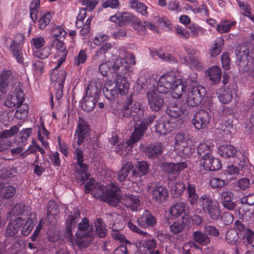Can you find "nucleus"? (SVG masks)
<instances>
[{"label":"nucleus","mask_w":254,"mask_h":254,"mask_svg":"<svg viewBox=\"0 0 254 254\" xmlns=\"http://www.w3.org/2000/svg\"><path fill=\"white\" fill-rule=\"evenodd\" d=\"M146 129L147 125L144 122H141L140 124H136L134 126V131L130 137L126 141L128 147H132L135 143L141 139L143 136Z\"/></svg>","instance_id":"f3484780"},{"label":"nucleus","mask_w":254,"mask_h":254,"mask_svg":"<svg viewBox=\"0 0 254 254\" xmlns=\"http://www.w3.org/2000/svg\"><path fill=\"white\" fill-rule=\"evenodd\" d=\"M234 198V193L230 191H224L220 194L221 203L225 208L230 211L233 210L236 206Z\"/></svg>","instance_id":"aec40b11"},{"label":"nucleus","mask_w":254,"mask_h":254,"mask_svg":"<svg viewBox=\"0 0 254 254\" xmlns=\"http://www.w3.org/2000/svg\"><path fill=\"white\" fill-rule=\"evenodd\" d=\"M220 129L226 134L232 133L235 131L232 121L229 119L222 122L220 126Z\"/></svg>","instance_id":"603ef678"},{"label":"nucleus","mask_w":254,"mask_h":254,"mask_svg":"<svg viewBox=\"0 0 254 254\" xmlns=\"http://www.w3.org/2000/svg\"><path fill=\"white\" fill-rule=\"evenodd\" d=\"M10 153L12 156L16 158L20 157L23 158L28 155V153L24 151V148L21 146L11 149Z\"/></svg>","instance_id":"69168bd1"},{"label":"nucleus","mask_w":254,"mask_h":254,"mask_svg":"<svg viewBox=\"0 0 254 254\" xmlns=\"http://www.w3.org/2000/svg\"><path fill=\"white\" fill-rule=\"evenodd\" d=\"M18 131V128L15 126L11 127L9 129L0 131V139L10 137L16 133Z\"/></svg>","instance_id":"338daca9"},{"label":"nucleus","mask_w":254,"mask_h":254,"mask_svg":"<svg viewBox=\"0 0 254 254\" xmlns=\"http://www.w3.org/2000/svg\"><path fill=\"white\" fill-rule=\"evenodd\" d=\"M205 88L200 85H196L188 88L186 102L191 107L198 106L205 95Z\"/></svg>","instance_id":"f8f14e48"},{"label":"nucleus","mask_w":254,"mask_h":254,"mask_svg":"<svg viewBox=\"0 0 254 254\" xmlns=\"http://www.w3.org/2000/svg\"><path fill=\"white\" fill-rule=\"evenodd\" d=\"M152 54L153 57L155 58L156 56H157L159 59L165 62L170 63H177L178 62L177 59L175 57L162 51H155Z\"/></svg>","instance_id":"79ce46f5"},{"label":"nucleus","mask_w":254,"mask_h":254,"mask_svg":"<svg viewBox=\"0 0 254 254\" xmlns=\"http://www.w3.org/2000/svg\"><path fill=\"white\" fill-rule=\"evenodd\" d=\"M158 93L154 88L149 90L147 93L148 105L150 108L154 111H159L164 103L162 96Z\"/></svg>","instance_id":"ddd939ff"},{"label":"nucleus","mask_w":254,"mask_h":254,"mask_svg":"<svg viewBox=\"0 0 254 254\" xmlns=\"http://www.w3.org/2000/svg\"><path fill=\"white\" fill-rule=\"evenodd\" d=\"M94 179H90L85 186V191L89 193L92 190L94 196L97 198L108 202L110 205L115 206L120 199L119 188L113 183L105 186L101 183L95 184Z\"/></svg>","instance_id":"f03ea898"},{"label":"nucleus","mask_w":254,"mask_h":254,"mask_svg":"<svg viewBox=\"0 0 254 254\" xmlns=\"http://www.w3.org/2000/svg\"><path fill=\"white\" fill-rule=\"evenodd\" d=\"M188 167L186 162H182L178 163H168L164 165V170L169 174V177H171V175H174L172 178L176 177L180 172L183 170Z\"/></svg>","instance_id":"a878e982"},{"label":"nucleus","mask_w":254,"mask_h":254,"mask_svg":"<svg viewBox=\"0 0 254 254\" xmlns=\"http://www.w3.org/2000/svg\"><path fill=\"white\" fill-rule=\"evenodd\" d=\"M123 116L131 118L134 121L141 120L143 117V109L138 101L133 102L131 97L127 99L122 109Z\"/></svg>","instance_id":"39448f33"},{"label":"nucleus","mask_w":254,"mask_h":254,"mask_svg":"<svg viewBox=\"0 0 254 254\" xmlns=\"http://www.w3.org/2000/svg\"><path fill=\"white\" fill-rule=\"evenodd\" d=\"M24 41V36L22 34H16L14 39L12 40V43L10 45L9 50L17 63L27 66L29 64L27 62L24 63L23 51L22 49Z\"/></svg>","instance_id":"1a4fd4ad"},{"label":"nucleus","mask_w":254,"mask_h":254,"mask_svg":"<svg viewBox=\"0 0 254 254\" xmlns=\"http://www.w3.org/2000/svg\"><path fill=\"white\" fill-rule=\"evenodd\" d=\"M188 199L191 206H193L198 201V195L196 192V188L194 184L188 183L187 186Z\"/></svg>","instance_id":"c9c22d12"},{"label":"nucleus","mask_w":254,"mask_h":254,"mask_svg":"<svg viewBox=\"0 0 254 254\" xmlns=\"http://www.w3.org/2000/svg\"><path fill=\"white\" fill-rule=\"evenodd\" d=\"M188 28L190 31V36L191 35L192 38H196L205 34V30L196 24H191Z\"/></svg>","instance_id":"3c124183"},{"label":"nucleus","mask_w":254,"mask_h":254,"mask_svg":"<svg viewBox=\"0 0 254 254\" xmlns=\"http://www.w3.org/2000/svg\"><path fill=\"white\" fill-rule=\"evenodd\" d=\"M12 79V72L10 70L4 71L0 77V99L7 92L8 84Z\"/></svg>","instance_id":"bb28decb"},{"label":"nucleus","mask_w":254,"mask_h":254,"mask_svg":"<svg viewBox=\"0 0 254 254\" xmlns=\"http://www.w3.org/2000/svg\"><path fill=\"white\" fill-rule=\"evenodd\" d=\"M133 165L131 162H127L126 163L118 173V178L120 182L125 181Z\"/></svg>","instance_id":"37998d69"},{"label":"nucleus","mask_w":254,"mask_h":254,"mask_svg":"<svg viewBox=\"0 0 254 254\" xmlns=\"http://www.w3.org/2000/svg\"><path fill=\"white\" fill-rule=\"evenodd\" d=\"M26 208L25 205L23 203L20 202L13 207L9 213L12 215H19L23 214Z\"/></svg>","instance_id":"bf43d9fd"},{"label":"nucleus","mask_w":254,"mask_h":254,"mask_svg":"<svg viewBox=\"0 0 254 254\" xmlns=\"http://www.w3.org/2000/svg\"><path fill=\"white\" fill-rule=\"evenodd\" d=\"M51 54V48L50 47H45L40 50L33 51V55L34 57H36L41 59H45L48 57Z\"/></svg>","instance_id":"6e6d98bb"},{"label":"nucleus","mask_w":254,"mask_h":254,"mask_svg":"<svg viewBox=\"0 0 254 254\" xmlns=\"http://www.w3.org/2000/svg\"><path fill=\"white\" fill-rule=\"evenodd\" d=\"M15 113V117L19 120H22L26 118L29 111V107L26 104H22L18 107Z\"/></svg>","instance_id":"49530a36"},{"label":"nucleus","mask_w":254,"mask_h":254,"mask_svg":"<svg viewBox=\"0 0 254 254\" xmlns=\"http://www.w3.org/2000/svg\"><path fill=\"white\" fill-rule=\"evenodd\" d=\"M30 43L33 50L34 48L38 50L44 46L46 44V41L43 37L39 36L32 38Z\"/></svg>","instance_id":"4d7b16f0"},{"label":"nucleus","mask_w":254,"mask_h":254,"mask_svg":"<svg viewBox=\"0 0 254 254\" xmlns=\"http://www.w3.org/2000/svg\"><path fill=\"white\" fill-rule=\"evenodd\" d=\"M224 40L222 38H217L214 41L213 46L209 49L210 56L215 58L218 56L222 51Z\"/></svg>","instance_id":"4c0bfd02"},{"label":"nucleus","mask_w":254,"mask_h":254,"mask_svg":"<svg viewBox=\"0 0 254 254\" xmlns=\"http://www.w3.org/2000/svg\"><path fill=\"white\" fill-rule=\"evenodd\" d=\"M115 61L114 62L108 61L105 62H103L99 66V70L102 75L106 76L108 73L110 71L111 67L113 69V65Z\"/></svg>","instance_id":"5fc2aeb1"},{"label":"nucleus","mask_w":254,"mask_h":254,"mask_svg":"<svg viewBox=\"0 0 254 254\" xmlns=\"http://www.w3.org/2000/svg\"><path fill=\"white\" fill-rule=\"evenodd\" d=\"M178 74V71L171 70L161 76L157 83V92L161 94L169 92L177 79Z\"/></svg>","instance_id":"6e6552de"},{"label":"nucleus","mask_w":254,"mask_h":254,"mask_svg":"<svg viewBox=\"0 0 254 254\" xmlns=\"http://www.w3.org/2000/svg\"><path fill=\"white\" fill-rule=\"evenodd\" d=\"M238 238V233L234 229L228 230L226 234V240L228 243L234 244L237 242Z\"/></svg>","instance_id":"680f3d73"},{"label":"nucleus","mask_w":254,"mask_h":254,"mask_svg":"<svg viewBox=\"0 0 254 254\" xmlns=\"http://www.w3.org/2000/svg\"><path fill=\"white\" fill-rule=\"evenodd\" d=\"M113 70L116 73L114 82L107 81L103 88V93L109 100L116 98L119 94H127L129 88V83L127 78L131 70L126 60L123 57L117 58L114 64Z\"/></svg>","instance_id":"f257e3e1"},{"label":"nucleus","mask_w":254,"mask_h":254,"mask_svg":"<svg viewBox=\"0 0 254 254\" xmlns=\"http://www.w3.org/2000/svg\"><path fill=\"white\" fill-rule=\"evenodd\" d=\"M163 150L161 143L150 144L145 149V153L149 158H156L160 155Z\"/></svg>","instance_id":"473e14b6"},{"label":"nucleus","mask_w":254,"mask_h":254,"mask_svg":"<svg viewBox=\"0 0 254 254\" xmlns=\"http://www.w3.org/2000/svg\"><path fill=\"white\" fill-rule=\"evenodd\" d=\"M49 241L55 243L60 240V229L57 226H52L47 233Z\"/></svg>","instance_id":"c03bdc74"},{"label":"nucleus","mask_w":254,"mask_h":254,"mask_svg":"<svg viewBox=\"0 0 254 254\" xmlns=\"http://www.w3.org/2000/svg\"><path fill=\"white\" fill-rule=\"evenodd\" d=\"M171 123L165 117H161L155 125L156 130L160 134H166L172 130Z\"/></svg>","instance_id":"c756f323"},{"label":"nucleus","mask_w":254,"mask_h":254,"mask_svg":"<svg viewBox=\"0 0 254 254\" xmlns=\"http://www.w3.org/2000/svg\"><path fill=\"white\" fill-rule=\"evenodd\" d=\"M226 185L225 180L219 178H213L209 181V185L213 189L221 188Z\"/></svg>","instance_id":"e2e57ef3"},{"label":"nucleus","mask_w":254,"mask_h":254,"mask_svg":"<svg viewBox=\"0 0 254 254\" xmlns=\"http://www.w3.org/2000/svg\"><path fill=\"white\" fill-rule=\"evenodd\" d=\"M136 168L140 175L143 176L148 173L149 165L145 161H139L136 165Z\"/></svg>","instance_id":"774afa93"},{"label":"nucleus","mask_w":254,"mask_h":254,"mask_svg":"<svg viewBox=\"0 0 254 254\" xmlns=\"http://www.w3.org/2000/svg\"><path fill=\"white\" fill-rule=\"evenodd\" d=\"M51 18L52 16L50 12H47L43 14L38 21L40 29H44L50 23Z\"/></svg>","instance_id":"13d9d810"},{"label":"nucleus","mask_w":254,"mask_h":254,"mask_svg":"<svg viewBox=\"0 0 254 254\" xmlns=\"http://www.w3.org/2000/svg\"><path fill=\"white\" fill-rule=\"evenodd\" d=\"M54 44L58 50L55 58L58 59V66H60L64 62L67 51L65 49L64 43L61 41L57 39L54 41Z\"/></svg>","instance_id":"cd10ccee"},{"label":"nucleus","mask_w":254,"mask_h":254,"mask_svg":"<svg viewBox=\"0 0 254 254\" xmlns=\"http://www.w3.org/2000/svg\"><path fill=\"white\" fill-rule=\"evenodd\" d=\"M24 100L23 92L19 89H16L6 98L4 105L8 108L18 107L23 104Z\"/></svg>","instance_id":"dca6fc26"},{"label":"nucleus","mask_w":254,"mask_h":254,"mask_svg":"<svg viewBox=\"0 0 254 254\" xmlns=\"http://www.w3.org/2000/svg\"><path fill=\"white\" fill-rule=\"evenodd\" d=\"M100 93V89L95 82H91L86 89L85 95L81 104L83 110L92 111L95 108V104L98 101Z\"/></svg>","instance_id":"20e7f679"},{"label":"nucleus","mask_w":254,"mask_h":254,"mask_svg":"<svg viewBox=\"0 0 254 254\" xmlns=\"http://www.w3.org/2000/svg\"><path fill=\"white\" fill-rule=\"evenodd\" d=\"M236 152V148L232 145H222L219 146L218 149L219 154L225 158L234 156Z\"/></svg>","instance_id":"ea45409f"},{"label":"nucleus","mask_w":254,"mask_h":254,"mask_svg":"<svg viewBox=\"0 0 254 254\" xmlns=\"http://www.w3.org/2000/svg\"><path fill=\"white\" fill-rule=\"evenodd\" d=\"M249 43H245L238 45L235 50V54L237 58L241 61H248L250 54Z\"/></svg>","instance_id":"7c9ffc66"},{"label":"nucleus","mask_w":254,"mask_h":254,"mask_svg":"<svg viewBox=\"0 0 254 254\" xmlns=\"http://www.w3.org/2000/svg\"><path fill=\"white\" fill-rule=\"evenodd\" d=\"M213 148V144L208 140L200 143L197 147V153L200 159L210 156Z\"/></svg>","instance_id":"c85d7f7f"},{"label":"nucleus","mask_w":254,"mask_h":254,"mask_svg":"<svg viewBox=\"0 0 254 254\" xmlns=\"http://www.w3.org/2000/svg\"><path fill=\"white\" fill-rule=\"evenodd\" d=\"M89 227V220L86 217L83 218L78 224V231L76 233V235L78 238V245L80 247H86L89 246L95 236L92 228L86 232Z\"/></svg>","instance_id":"0eeeda50"},{"label":"nucleus","mask_w":254,"mask_h":254,"mask_svg":"<svg viewBox=\"0 0 254 254\" xmlns=\"http://www.w3.org/2000/svg\"><path fill=\"white\" fill-rule=\"evenodd\" d=\"M172 88L173 96L175 98H180L186 92L188 83L181 78H177Z\"/></svg>","instance_id":"5701e85b"},{"label":"nucleus","mask_w":254,"mask_h":254,"mask_svg":"<svg viewBox=\"0 0 254 254\" xmlns=\"http://www.w3.org/2000/svg\"><path fill=\"white\" fill-rule=\"evenodd\" d=\"M200 164L204 169L210 171H217L221 168L220 160L211 155L200 160Z\"/></svg>","instance_id":"6ab92c4d"},{"label":"nucleus","mask_w":254,"mask_h":254,"mask_svg":"<svg viewBox=\"0 0 254 254\" xmlns=\"http://www.w3.org/2000/svg\"><path fill=\"white\" fill-rule=\"evenodd\" d=\"M16 192V189L12 186L4 184L1 187V192L5 198H11L14 195Z\"/></svg>","instance_id":"09e8293b"},{"label":"nucleus","mask_w":254,"mask_h":254,"mask_svg":"<svg viewBox=\"0 0 254 254\" xmlns=\"http://www.w3.org/2000/svg\"><path fill=\"white\" fill-rule=\"evenodd\" d=\"M134 16L128 12L117 13L110 17V20L120 25H124L134 20Z\"/></svg>","instance_id":"393cba45"},{"label":"nucleus","mask_w":254,"mask_h":254,"mask_svg":"<svg viewBox=\"0 0 254 254\" xmlns=\"http://www.w3.org/2000/svg\"><path fill=\"white\" fill-rule=\"evenodd\" d=\"M122 201L125 206L132 210H136L140 204L138 197L132 194L125 195Z\"/></svg>","instance_id":"b1692460"},{"label":"nucleus","mask_w":254,"mask_h":254,"mask_svg":"<svg viewBox=\"0 0 254 254\" xmlns=\"http://www.w3.org/2000/svg\"><path fill=\"white\" fill-rule=\"evenodd\" d=\"M191 142L189 134L179 133L175 136L174 148L178 153L188 155L191 153L190 146Z\"/></svg>","instance_id":"9b49d317"},{"label":"nucleus","mask_w":254,"mask_h":254,"mask_svg":"<svg viewBox=\"0 0 254 254\" xmlns=\"http://www.w3.org/2000/svg\"><path fill=\"white\" fill-rule=\"evenodd\" d=\"M58 65L53 69L51 74L52 84H54L56 90V98L60 100L63 96V89L65 79L66 72L64 70H59Z\"/></svg>","instance_id":"9d476101"},{"label":"nucleus","mask_w":254,"mask_h":254,"mask_svg":"<svg viewBox=\"0 0 254 254\" xmlns=\"http://www.w3.org/2000/svg\"><path fill=\"white\" fill-rule=\"evenodd\" d=\"M185 204L184 202H179L173 205L169 212V219H173L174 217H178L183 213L185 212Z\"/></svg>","instance_id":"58836bf2"},{"label":"nucleus","mask_w":254,"mask_h":254,"mask_svg":"<svg viewBox=\"0 0 254 254\" xmlns=\"http://www.w3.org/2000/svg\"><path fill=\"white\" fill-rule=\"evenodd\" d=\"M235 91L232 85L220 89L218 96L219 100L223 104L229 103L232 101Z\"/></svg>","instance_id":"4be33fe9"},{"label":"nucleus","mask_w":254,"mask_h":254,"mask_svg":"<svg viewBox=\"0 0 254 254\" xmlns=\"http://www.w3.org/2000/svg\"><path fill=\"white\" fill-rule=\"evenodd\" d=\"M129 4L130 7L136 9L138 13L144 16L147 15V6L143 3L138 2L136 0H130Z\"/></svg>","instance_id":"de8ad7c7"},{"label":"nucleus","mask_w":254,"mask_h":254,"mask_svg":"<svg viewBox=\"0 0 254 254\" xmlns=\"http://www.w3.org/2000/svg\"><path fill=\"white\" fill-rule=\"evenodd\" d=\"M30 217L26 221L20 217L11 220L7 225L5 235L7 237H13L19 231H21L23 235H28L34 228L36 215L35 214H31Z\"/></svg>","instance_id":"7ed1b4c3"},{"label":"nucleus","mask_w":254,"mask_h":254,"mask_svg":"<svg viewBox=\"0 0 254 254\" xmlns=\"http://www.w3.org/2000/svg\"><path fill=\"white\" fill-rule=\"evenodd\" d=\"M59 213L58 207L55 202L53 200H50L47 206V216L48 218L50 215L55 216Z\"/></svg>","instance_id":"0e129e2a"},{"label":"nucleus","mask_w":254,"mask_h":254,"mask_svg":"<svg viewBox=\"0 0 254 254\" xmlns=\"http://www.w3.org/2000/svg\"><path fill=\"white\" fill-rule=\"evenodd\" d=\"M235 24V21H230L229 20L221 21L219 24L217 25L216 30L221 34L227 33Z\"/></svg>","instance_id":"a19ab883"},{"label":"nucleus","mask_w":254,"mask_h":254,"mask_svg":"<svg viewBox=\"0 0 254 254\" xmlns=\"http://www.w3.org/2000/svg\"><path fill=\"white\" fill-rule=\"evenodd\" d=\"M74 158L77 160V166L75 171L81 176V180L85 181L89 178V174L87 173L88 167L86 164L83 163V153L80 149H75L74 151Z\"/></svg>","instance_id":"2eb2a0df"},{"label":"nucleus","mask_w":254,"mask_h":254,"mask_svg":"<svg viewBox=\"0 0 254 254\" xmlns=\"http://www.w3.org/2000/svg\"><path fill=\"white\" fill-rule=\"evenodd\" d=\"M198 204L204 212H207L209 217L214 220L218 219L221 214L220 205L218 201L213 200L206 194L201 195L198 200Z\"/></svg>","instance_id":"423d86ee"},{"label":"nucleus","mask_w":254,"mask_h":254,"mask_svg":"<svg viewBox=\"0 0 254 254\" xmlns=\"http://www.w3.org/2000/svg\"><path fill=\"white\" fill-rule=\"evenodd\" d=\"M94 225L98 236L101 238L105 237L107 235V229L103 220L101 218L96 219L94 222Z\"/></svg>","instance_id":"a18cd8bd"},{"label":"nucleus","mask_w":254,"mask_h":254,"mask_svg":"<svg viewBox=\"0 0 254 254\" xmlns=\"http://www.w3.org/2000/svg\"><path fill=\"white\" fill-rule=\"evenodd\" d=\"M138 224L144 228L153 226L156 222L155 217L148 211H144L142 215L137 219Z\"/></svg>","instance_id":"2f4dec72"},{"label":"nucleus","mask_w":254,"mask_h":254,"mask_svg":"<svg viewBox=\"0 0 254 254\" xmlns=\"http://www.w3.org/2000/svg\"><path fill=\"white\" fill-rule=\"evenodd\" d=\"M207 73L210 80L215 83L220 81L222 74L221 69L219 66L213 65L209 67Z\"/></svg>","instance_id":"f704fd0d"},{"label":"nucleus","mask_w":254,"mask_h":254,"mask_svg":"<svg viewBox=\"0 0 254 254\" xmlns=\"http://www.w3.org/2000/svg\"><path fill=\"white\" fill-rule=\"evenodd\" d=\"M167 113L170 117L174 118L184 115H187L186 111L175 103H171L168 105Z\"/></svg>","instance_id":"72a5a7b5"},{"label":"nucleus","mask_w":254,"mask_h":254,"mask_svg":"<svg viewBox=\"0 0 254 254\" xmlns=\"http://www.w3.org/2000/svg\"><path fill=\"white\" fill-rule=\"evenodd\" d=\"M210 119L208 113L200 110L194 114L192 123L196 129L204 128L209 123Z\"/></svg>","instance_id":"a211bd4d"},{"label":"nucleus","mask_w":254,"mask_h":254,"mask_svg":"<svg viewBox=\"0 0 254 254\" xmlns=\"http://www.w3.org/2000/svg\"><path fill=\"white\" fill-rule=\"evenodd\" d=\"M169 197V193L164 186L156 187L152 190V198L157 203H162L166 201Z\"/></svg>","instance_id":"412c9836"},{"label":"nucleus","mask_w":254,"mask_h":254,"mask_svg":"<svg viewBox=\"0 0 254 254\" xmlns=\"http://www.w3.org/2000/svg\"><path fill=\"white\" fill-rule=\"evenodd\" d=\"M186 226V223L184 221V218L181 220L174 222L170 226V231L174 234H177L181 232Z\"/></svg>","instance_id":"864d4df0"},{"label":"nucleus","mask_w":254,"mask_h":254,"mask_svg":"<svg viewBox=\"0 0 254 254\" xmlns=\"http://www.w3.org/2000/svg\"><path fill=\"white\" fill-rule=\"evenodd\" d=\"M40 5V0H32L30 5V17L33 21L37 19V13Z\"/></svg>","instance_id":"8fccbe9b"},{"label":"nucleus","mask_w":254,"mask_h":254,"mask_svg":"<svg viewBox=\"0 0 254 254\" xmlns=\"http://www.w3.org/2000/svg\"><path fill=\"white\" fill-rule=\"evenodd\" d=\"M192 238L194 242L201 245L205 246L210 243V238L206 234L199 231H196L193 232Z\"/></svg>","instance_id":"e433bc0d"},{"label":"nucleus","mask_w":254,"mask_h":254,"mask_svg":"<svg viewBox=\"0 0 254 254\" xmlns=\"http://www.w3.org/2000/svg\"><path fill=\"white\" fill-rule=\"evenodd\" d=\"M90 129L87 123L81 117L79 120L75 130V135L77 136V143L80 145L84 141L88 140Z\"/></svg>","instance_id":"4468645a"},{"label":"nucleus","mask_w":254,"mask_h":254,"mask_svg":"<svg viewBox=\"0 0 254 254\" xmlns=\"http://www.w3.org/2000/svg\"><path fill=\"white\" fill-rule=\"evenodd\" d=\"M175 31L180 38L187 40L190 37L189 31L187 29L180 26H176L175 27Z\"/></svg>","instance_id":"052dcab7"}]
</instances>
